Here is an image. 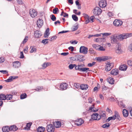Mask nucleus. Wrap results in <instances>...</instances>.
Listing matches in <instances>:
<instances>
[{"instance_id": "obj_59", "label": "nucleus", "mask_w": 132, "mask_h": 132, "mask_svg": "<svg viewBox=\"0 0 132 132\" xmlns=\"http://www.w3.org/2000/svg\"><path fill=\"white\" fill-rule=\"evenodd\" d=\"M129 49L131 52H132V43L129 45Z\"/></svg>"}, {"instance_id": "obj_7", "label": "nucleus", "mask_w": 132, "mask_h": 132, "mask_svg": "<svg viewBox=\"0 0 132 132\" xmlns=\"http://www.w3.org/2000/svg\"><path fill=\"white\" fill-rule=\"evenodd\" d=\"M29 13L31 16L32 18L35 17L37 14V12L34 9H30Z\"/></svg>"}, {"instance_id": "obj_46", "label": "nucleus", "mask_w": 132, "mask_h": 132, "mask_svg": "<svg viewBox=\"0 0 132 132\" xmlns=\"http://www.w3.org/2000/svg\"><path fill=\"white\" fill-rule=\"evenodd\" d=\"M32 123L31 122L29 123H27L26 125V127L27 128V129H29L31 126V125Z\"/></svg>"}, {"instance_id": "obj_39", "label": "nucleus", "mask_w": 132, "mask_h": 132, "mask_svg": "<svg viewBox=\"0 0 132 132\" xmlns=\"http://www.w3.org/2000/svg\"><path fill=\"white\" fill-rule=\"evenodd\" d=\"M51 19L53 21L56 20V17L54 14H52L51 15Z\"/></svg>"}, {"instance_id": "obj_14", "label": "nucleus", "mask_w": 132, "mask_h": 132, "mask_svg": "<svg viewBox=\"0 0 132 132\" xmlns=\"http://www.w3.org/2000/svg\"><path fill=\"white\" fill-rule=\"evenodd\" d=\"M42 35L41 32L38 30H37L35 31L34 33L35 37L36 38L40 37Z\"/></svg>"}, {"instance_id": "obj_48", "label": "nucleus", "mask_w": 132, "mask_h": 132, "mask_svg": "<svg viewBox=\"0 0 132 132\" xmlns=\"http://www.w3.org/2000/svg\"><path fill=\"white\" fill-rule=\"evenodd\" d=\"M76 65L75 64H70L69 65V68L70 69H72Z\"/></svg>"}, {"instance_id": "obj_5", "label": "nucleus", "mask_w": 132, "mask_h": 132, "mask_svg": "<svg viewBox=\"0 0 132 132\" xmlns=\"http://www.w3.org/2000/svg\"><path fill=\"white\" fill-rule=\"evenodd\" d=\"M114 66L113 64L108 62L106 63L105 70L107 71L110 70Z\"/></svg>"}, {"instance_id": "obj_6", "label": "nucleus", "mask_w": 132, "mask_h": 132, "mask_svg": "<svg viewBox=\"0 0 132 132\" xmlns=\"http://www.w3.org/2000/svg\"><path fill=\"white\" fill-rule=\"evenodd\" d=\"M47 130L48 132H54L55 130V128L53 125L49 124L47 126Z\"/></svg>"}, {"instance_id": "obj_3", "label": "nucleus", "mask_w": 132, "mask_h": 132, "mask_svg": "<svg viewBox=\"0 0 132 132\" xmlns=\"http://www.w3.org/2000/svg\"><path fill=\"white\" fill-rule=\"evenodd\" d=\"M111 38V42L112 44H114L117 42L118 39H120L119 36H117L115 35L112 36Z\"/></svg>"}, {"instance_id": "obj_63", "label": "nucleus", "mask_w": 132, "mask_h": 132, "mask_svg": "<svg viewBox=\"0 0 132 132\" xmlns=\"http://www.w3.org/2000/svg\"><path fill=\"white\" fill-rule=\"evenodd\" d=\"M20 58H23L24 57V56L23 54V53L22 52H20Z\"/></svg>"}, {"instance_id": "obj_31", "label": "nucleus", "mask_w": 132, "mask_h": 132, "mask_svg": "<svg viewBox=\"0 0 132 132\" xmlns=\"http://www.w3.org/2000/svg\"><path fill=\"white\" fill-rule=\"evenodd\" d=\"M72 18L73 20L75 21H77L78 20L77 16L73 14L72 15Z\"/></svg>"}, {"instance_id": "obj_47", "label": "nucleus", "mask_w": 132, "mask_h": 132, "mask_svg": "<svg viewBox=\"0 0 132 132\" xmlns=\"http://www.w3.org/2000/svg\"><path fill=\"white\" fill-rule=\"evenodd\" d=\"M42 89H43V87L42 86L38 87L36 89H35V90L36 91H40Z\"/></svg>"}, {"instance_id": "obj_64", "label": "nucleus", "mask_w": 132, "mask_h": 132, "mask_svg": "<svg viewBox=\"0 0 132 132\" xmlns=\"http://www.w3.org/2000/svg\"><path fill=\"white\" fill-rule=\"evenodd\" d=\"M108 89H109L108 87H106L105 86H104V87H103L102 90H106Z\"/></svg>"}, {"instance_id": "obj_40", "label": "nucleus", "mask_w": 132, "mask_h": 132, "mask_svg": "<svg viewBox=\"0 0 132 132\" xmlns=\"http://www.w3.org/2000/svg\"><path fill=\"white\" fill-rule=\"evenodd\" d=\"M58 8L57 7H55L53 10V13L56 14L57 13V12L58 11Z\"/></svg>"}, {"instance_id": "obj_4", "label": "nucleus", "mask_w": 132, "mask_h": 132, "mask_svg": "<svg viewBox=\"0 0 132 132\" xmlns=\"http://www.w3.org/2000/svg\"><path fill=\"white\" fill-rule=\"evenodd\" d=\"M84 66V65L82 64L78 65V68H79V70L83 72H85L86 73V72L88 70L89 71H90V70H88L89 68H83V67Z\"/></svg>"}, {"instance_id": "obj_17", "label": "nucleus", "mask_w": 132, "mask_h": 132, "mask_svg": "<svg viewBox=\"0 0 132 132\" xmlns=\"http://www.w3.org/2000/svg\"><path fill=\"white\" fill-rule=\"evenodd\" d=\"M77 61H82L84 60V56L82 55H76Z\"/></svg>"}, {"instance_id": "obj_12", "label": "nucleus", "mask_w": 132, "mask_h": 132, "mask_svg": "<svg viewBox=\"0 0 132 132\" xmlns=\"http://www.w3.org/2000/svg\"><path fill=\"white\" fill-rule=\"evenodd\" d=\"M119 43H118L116 48V52L119 54H120L122 52V51L121 49Z\"/></svg>"}, {"instance_id": "obj_36", "label": "nucleus", "mask_w": 132, "mask_h": 132, "mask_svg": "<svg viewBox=\"0 0 132 132\" xmlns=\"http://www.w3.org/2000/svg\"><path fill=\"white\" fill-rule=\"evenodd\" d=\"M111 120H115V118H114V116H112L108 117V119L106 120V122H108Z\"/></svg>"}, {"instance_id": "obj_57", "label": "nucleus", "mask_w": 132, "mask_h": 132, "mask_svg": "<svg viewBox=\"0 0 132 132\" xmlns=\"http://www.w3.org/2000/svg\"><path fill=\"white\" fill-rule=\"evenodd\" d=\"M105 50V49L103 46H101L100 45V48H99V50L101 51H104Z\"/></svg>"}, {"instance_id": "obj_44", "label": "nucleus", "mask_w": 132, "mask_h": 132, "mask_svg": "<svg viewBox=\"0 0 132 132\" xmlns=\"http://www.w3.org/2000/svg\"><path fill=\"white\" fill-rule=\"evenodd\" d=\"M80 85L78 83H75L74 85V87L78 89H79V87H80Z\"/></svg>"}, {"instance_id": "obj_19", "label": "nucleus", "mask_w": 132, "mask_h": 132, "mask_svg": "<svg viewBox=\"0 0 132 132\" xmlns=\"http://www.w3.org/2000/svg\"><path fill=\"white\" fill-rule=\"evenodd\" d=\"M109 58L108 56H105L104 57H98L96 58V60L97 61L100 62L102 61H104L108 59Z\"/></svg>"}, {"instance_id": "obj_25", "label": "nucleus", "mask_w": 132, "mask_h": 132, "mask_svg": "<svg viewBox=\"0 0 132 132\" xmlns=\"http://www.w3.org/2000/svg\"><path fill=\"white\" fill-rule=\"evenodd\" d=\"M123 114L124 117H127L128 114V111L126 109H123Z\"/></svg>"}, {"instance_id": "obj_26", "label": "nucleus", "mask_w": 132, "mask_h": 132, "mask_svg": "<svg viewBox=\"0 0 132 132\" xmlns=\"http://www.w3.org/2000/svg\"><path fill=\"white\" fill-rule=\"evenodd\" d=\"M2 130L3 132H8L10 130V128L7 126L3 127L2 128Z\"/></svg>"}, {"instance_id": "obj_13", "label": "nucleus", "mask_w": 132, "mask_h": 132, "mask_svg": "<svg viewBox=\"0 0 132 132\" xmlns=\"http://www.w3.org/2000/svg\"><path fill=\"white\" fill-rule=\"evenodd\" d=\"M68 87V84L65 83H61L60 86V88L63 90L66 89Z\"/></svg>"}, {"instance_id": "obj_50", "label": "nucleus", "mask_w": 132, "mask_h": 132, "mask_svg": "<svg viewBox=\"0 0 132 132\" xmlns=\"http://www.w3.org/2000/svg\"><path fill=\"white\" fill-rule=\"evenodd\" d=\"M108 14L109 17H112L114 16V14L111 12H108Z\"/></svg>"}, {"instance_id": "obj_20", "label": "nucleus", "mask_w": 132, "mask_h": 132, "mask_svg": "<svg viewBox=\"0 0 132 132\" xmlns=\"http://www.w3.org/2000/svg\"><path fill=\"white\" fill-rule=\"evenodd\" d=\"M13 66L15 68H18L20 67L21 66L20 63L18 61H16L14 62L13 63Z\"/></svg>"}, {"instance_id": "obj_9", "label": "nucleus", "mask_w": 132, "mask_h": 132, "mask_svg": "<svg viewBox=\"0 0 132 132\" xmlns=\"http://www.w3.org/2000/svg\"><path fill=\"white\" fill-rule=\"evenodd\" d=\"M114 26H121L122 24V22L119 20L116 19L113 22Z\"/></svg>"}, {"instance_id": "obj_52", "label": "nucleus", "mask_w": 132, "mask_h": 132, "mask_svg": "<svg viewBox=\"0 0 132 132\" xmlns=\"http://www.w3.org/2000/svg\"><path fill=\"white\" fill-rule=\"evenodd\" d=\"M78 28V25L76 26H74L72 28V31H75Z\"/></svg>"}, {"instance_id": "obj_1", "label": "nucleus", "mask_w": 132, "mask_h": 132, "mask_svg": "<svg viewBox=\"0 0 132 132\" xmlns=\"http://www.w3.org/2000/svg\"><path fill=\"white\" fill-rule=\"evenodd\" d=\"M106 115L104 113L101 116L98 115V113H94L91 115V119L94 120H99L100 118L105 119L106 118Z\"/></svg>"}, {"instance_id": "obj_11", "label": "nucleus", "mask_w": 132, "mask_h": 132, "mask_svg": "<svg viewBox=\"0 0 132 132\" xmlns=\"http://www.w3.org/2000/svg\"><path fill=\"white\" fill-rule=\"evenodd\" d=\"M99 5L101 7L103 8L105 7L106 6L107 3L105 0H103L99 2Z\"/></svg>"}, {"instance_id": "obj_23", "label": "nucleus", "mask_w": 132, "mask_h": 132, "mask_svg": "<svg viewBox=\"0 0 132 132\" xmlns=\"http://www.w3.org/2000/svg\"><path fill=\"white\" fill-rule=\"evenodd\" d=\"M127 68V66L125 64L121 65L119 67L120 70L123 71H126Z\"/></svg>"}, {"instance_id": "obj_24", "label": "nucleus", "mask_w": 132, "mask_h": 132, "mask_svg": "<svg viewBox=\"0 0 132 132\" xmlns=\"http://www.w3.org/2000/svg\"><path fill=\"white\" fill-rule=\"evenodd\" d=\"M76 124L77 126L81 125L84 123L83 120L81 119H78L77 121H76Z\"/></svg>"}, {"instance_id": "obj_54", "label": "nucleus", "mask_w": 132, "mask_h": 132, "mask_svg": "<svg viewBox=\"0 0 132 132\" xmlns=\"http://www.w3.org/2000/svg\"><path fill=\"white\" fill-rule=\"evenodd\" d=\"M28 37L26 36L25 37L22 42V43L23 44L27 42V40H28Z\"/></svg>"}, {"instance_id": "obj_37", "label": "nucleus", "mask_w": 132, "mask_h": 132, "mask_svg": "<svg viewBox=\"0 0 132 132\" xmlns=\"http://www.w3.org/2000/svg\"><path fill=\"white\" fill-rule=\"evenodd\" d=\"M100 46V45H96L95 44L93 45V47L96 49V50H99Z\"/></svg>"}, {"instance_id": "obj_22", "label": "nucleus", "mask_w": 132, "mask_h": 132, "mask_svg": "<svg viewBox=\"0 0 132 132\" xmlns=\"http://www.w3.org/2000/svg\"><path fill=\"white\" fill-rule=\"evenodd\" d=\"M118 73V70L116 69H112L111 72V74L114 75H116Z\"/></svg>"}, {"instance_id": "obj_51", "label": "nucleus", "mask_w": 132, "mask_h": 132, "mask_svg": "<svg viewBox=\"0 0 132 132\" xmlns=\"http://www.w3.org/2000/svg\"><path fill=\"white\" fill-rule=\"evenodd\" d=\"M0 72L4 74H6L8 73V71L6 70H0Z\"/></svg>"}, {"instance_id": "obj_28", "label": "nucleus", "mask_w": 132, "mask_h": 132, "mask_svg": "<svg viewBox=\"0 0 132 132\" xmlns=\"http://www.w3.org/2000/svg\"><path fill=\"white\" fill-rule=\"evenodd\" d=\"M6 95L3 94H0V99L3 100H6Z\"/></svg>"}, {"instance_id": "obj_60", "label": "nucleus", "mask_w": 132, "mask_h": 132, "mask_svg": "<svg viewBox=\"0 0 132 132\" xmlns=\"http://www.w3.org/2000/svg\"><path fill=\"white\" fill-rule=\"evenodd\" d=\"M68 49L70 50H71V52H73L74 51V48L72 46H70L68 47Z\"/></svg>"}, {"instance_id": "obj_53", "label": "nucleus", "mask_w": 132, "mask_h": 132, "mask_svg": "<svg viewBox=\"0 0 132 132\" xmlns=\"http://www.w3.org/2000/svg\"><path fill=\"white\" fill-rule=\"evenodd\" d=\"M95 63L94 62H93L92 63H89L88 64V66L89 67H92L95 64Z\"/></svg>"}, {"instance_id": "obj_43", "label": "nucleus", "mask_w": 132, "mask_h": 132, "mask_svg": "<svg viewBox=\"0 0 132 132\" xmlns=\"http://www.w3.org/2000/svg\"><path fill=\"white\" fill-rule=\"evenodd\" d=\"M102 35L103 36V37L104 36H106L111 35V33H102Z\"/></svg>"}, {"instance_id": "obj_49", "label": "nucleus", "mask_w": 132, "mask_h": 132, "mask_svg": "<svg viewBox=\"0 0 132 132\" xmlns=\"http://www.w3.org/2000/svg\"><path fill=\"white\" fill-rule=\"evenodd\" d=\"M70 59L71 60L77 61L76 55L75 57H70Z\"/></svg>"}, {"instance_id": "obj_34", "label": "nucleus", "mask_w": 132, "mask_h": 132, "mask_svg": "<svg viewBox=\"0 0 132 132\" xmlns=\"http://www.w3.org/2000/svg\"><path fill=\"white\" fill-rule=\"evenodd\" d=\"M61 16H63L64 17H68V14L64 12L63 11H62L60 14Z\"/></svg>"}, {"instance_id": "obj_38", "label": "nucleus", "mask_w": 132, "mask_h": 132, "mask_svg": "<svg viewBox=\"0 0 132 132\" xmlns=\"http://www.w3.org/2000/svg\"><path fill=\"white\" fill-rule=\"evenodd\" d=\"M110 124L109 123H107L105 124L102 126V127L104 128H106L107 127H109Z\"/></svg>"}, {"instance_id": "obj_55", "label": "nucleus", "mask_w": 132, "mask_h": 132, "mask_svg": "<svg viewBox=\"0 0 132 132\" xmlns=\"http://www.w3.org/2000/svg\"><path fill=\"white\" fill-rule=\"evenodd\" d=\"M128 64L130 66H132V60H129L127 61Z\"/></svg>"}, {"instance_id": "obj_15", "label": "nucleus", "mask_w": 132, "mask_h": 132, "mask_svg": "<svg viewBox=\"0 0 132 132\" xmlns=\"http://www.w3.org/2000/svg\"><path fill=\"white\" fill-rule=\"evenodd\" d=\"M43 24V21L42 19H39L37 21L36 24L39 28L41 27Z\"/></svg>"}, {"instance_id": "obj_29", "label": "nucleus", "mask_w": 132, "mask_h": 132, "mask_svg": "<svg viewBox=\"0 0 132 132\" xmlns=\"http://www.w3.org/2000/svg\"><path fill=\"white\" fill-rule=\"evenodd\" d=\"M44 130V128L42 127H39L37 129V131L38 132H43Z\"/></svg>"}, {"instance_id": "obj_8", "label": "nucleus", "mask_w": 132, "mask_h": 132, "mask_svg": "<svg viewBox=\"0 0 132 132\" xmlns=\"http://www.w3.org/2000/svg\"><path fill=\"white\" fill-rule=\"evenodd\" d=\"M132 36V34L131 33L124 34L119 35L120 38V39H125L130 37Z\"/></svg>"}, {"instance_id": "obj_10", "label": "nucleus", "mask_w": 132, "mask_h": 132, "mask_svg": "<svg viewBox=\"0 0 132 132\" xmlns=\"http://www.w3.org/2000/svg\"><path fill=\"white\" fill-rule=\"evenodd\" d=\"M80 52L83 53L84 54L87 53L88 51L87 48L85 46H81L80 48Z\"/></svg>"}, {"instance_id": "obj_30", "label": "nucleus", "mask_w": 132, "mask_h": 132, "mask_svg": "<svg viewBox=\"0 0 132 132\" xmlns=\"http://www.w3.org/2000/svg\"><path fill=\"white\" fill-rule=\"evenodd\" d=\"M10 130H13V131H15L18 129L16 126H11L10 128Z\"/></svg>"}, {"instance_id": "obj_32", "label": "nucleus", "mask_w": 132, "mask_h": 132, "mask_svg": "<svg viewBox=\"0 0 132 132\" xmlns=\"http://www.w3.org/2000/svg\"><path fill=\"white\" fill-rule=\"evenodd\" d=\"M12 97V95L11 94H7L6 95V100H11Z\"/></svg>"}, {"instance_id": "obj_33", "label": "nucleus", "mask_w": 132, "mask_h": 132, "mask_svg": "<svg viewBox=\"0 0 132 132\" xmlns=\"http://www.w3.org/2000/svg\"><path fill=\"white\" fill-rule=\"evenodd\" d=\"M30 48L31 50L30 51V53H32L33 52H35L36 51V48L34 47V46H32L30 47Z\"/></svg>"}, {"instance_id": "obj_27", "label": "nucleus", "mask_w": 132, "mask_h": 132, "mask_svg": "<svg viewBox=\"0 0 132 132\" xmlns=\"http://www.w3.org/2000/svg\"><path fill=\"white\" fill-rule=\"evenodd\" d=\"M108 81L110 84H114V79L111 77L109 78L108 79Z\"/></svg>"}, {"instance_id": "obj_56", "label": "nucleus", "mask_w": 132, "mask_h": 132, "mask_svg": "<svg viewBox=\"0 0 132 132\" xmlns=\"http://www.w3.org/2000/svg\"><path fill=\"white\" fill-rule=\"evenodd\" d=\"M5 61V59L3 57L0 58V63H2Z\"/></svg>"}, {"instance_id": "obj_58", "label": "nucleus", "mask_w": 132, "mask_h": 132, "mask_svg": "<svg viewBox=\"0 0 132 132\" xmlns=\"http://www.w3.org/2000/svg\"><path fill=\"white\" fill-rule=\"evenodd\" d=\"M57 38V37L56 36H54L51 37L50 39V41L55 39Z\"/></svg>"}, {"instance_id": "obj_62", "label": "nucleus", "mask_w": 132, "mask_h": 132, "mask_svg": "<svg viewBox=\"0 0 132 132\" xmlns=\"http://www.w3.org/2000/svg\"><path fill=\"white\" fill-rule=\"evenodd\" d=\"M28 47L27 46L25 49L24 50V52L25 53H27L28 51Z\"/></svg>"}, {"instance_id": "obj_35", "label": "nucleus", "mask_w": 132, "mask_h": 132, "mask_svg": "<svg viewBox=\"0 0 132 132\" xmlns=\"http://www.w3.org/2000/svg\"><path fill=\"white\" fill-rule=\"evenodd\" d=\"M27 97L26 94L25 93H24L21 94L20 96V99H23L26 98Z\"/></svg>"}, {"instance_id": "obj_42", "label": "nucleus", "mask_w": 132, "mask_h": 132, "mask_svg": "<svg viewBox=\"0 0 132 132\" xmlns=\"http://www.w3.org/2000/svg\"><path fill=\"white\" fill-rule=\"evenodd\" d=\"M12 78L11 77H10L7 79L5 80L6 82H10L12 81Z\"/></svg>"}, {"instance_id": "obj_61", "label": "nucleus", "mask_w": 132, "mask_h": 132, "mask_svg": "<svg viewBox=\"0 0 132 132\" xmlns=\"http://www.w3.org/2000/svg\"><path fill=\"white\" fill-rule=\"evenodd\" d=\"M69 53L68 52H64L62 53L61 54L62 55L66 56L67 55L69 54Z\"/></svg>"}, {"instance_id": "obj_41", "label": "nucleus", "mask_w": 132, "mask_h": 132, "mask_svg": "<svg viewBox=\"0 0 132 132\" xmlns=\"http://www.w3.org/2000/svg\"><path fill=\"white\" fill-rule=\"evenodd\" d=\"M48 40H49V39H47L43 40H42V42L45 44H47L48 43V42L47 41Z\"/></svg>"}, {"instance_id": "obj_45", "label": "nucleus", "mask_w": 132, "mask_h": 132, "mask_svg": "<svg viewBox=\"0 0 132 132\" xmlns=\"http://www.w3.org/2000/svg\"><path fill=\"white\" fill-rule=\"evenodd\" d=\"M88 52L90 53H93L94 54H95V52L93 50V48H90Z\"/></svg>"}, {"instance_id": "obj_2", "label": "nucleus", "mask_w": 132, "mask_h": 132, "mask_svg": "<svg viewBox=\"0 0 132 132\" xmlns=\"http://www.w3.org/2000/svg\"><path fill=\"white\" fill-rule=\"evenodd\" d=\"M102 10L98 7H96L93 10V13L95 15H99L102 12Z\"/></svg>"}, {"instance_id": "obj_16", "label": "nucleus", "mask_w": 132, "mask_h": 132, "mask_svg": "<svg viewBox=\"0 0 132 132\" xmlns=\"http://www.w3.org/2000/svg\"><path fill=\"white\" fill-rule=\"evenodd\" d=\"M113 116H114L115 120L117 119L119 121H120L121 120V118L120 117L118 113L116 111L114 112V114Z\"/></svg>"}, {"instance_id": "obj_21", "label": "nucleus", "mask_w": 132, "mask_h": 132, "mask_svg": "<svg viewBox=\"0 0 132 132\" xmlns=\"http://www.w3.org/2000/svg\"><path fill=\"white\" fill-rule=\"evenodd\" d=\"M88 85L87 84H82L80 85V89L82 90H86L88 88Z\"/></svg>"}, {"instance_id": "obj_18", "label": "nucleus", "mask_w": 132, "mask_h": 132, "mask_svg": "<svg viewBox=\"0 0 132 132\" xmlns=\"http://www.w3.org/2000/svg\"><path fill=\"white\" fill-rule=\"evenodd\" d=\"M53 124L56 128H59L61 126V123L60 121H55L53 122Z\"/></svg>"}]
</instances>
